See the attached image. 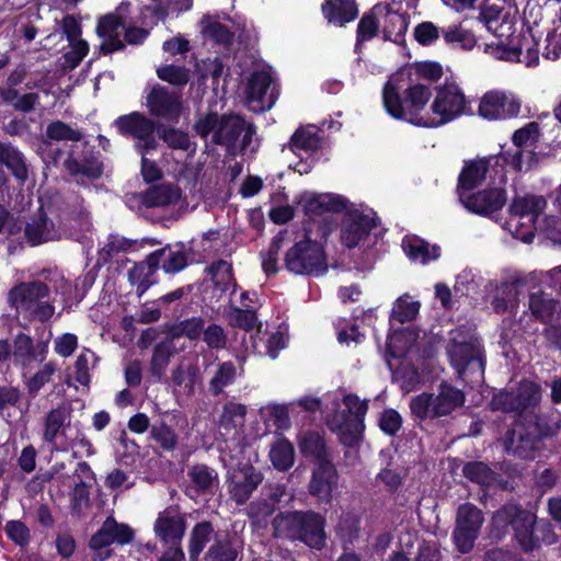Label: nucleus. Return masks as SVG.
Returning <instances> with one entry per match:
<instances>
[{
  "mask_svg": "<svg viewBox=\"0 0 561 561\" xmlns=\"http://www.w3.org/2000/svg\"><path fill=\"white\" fill-rule=\"evenodd\" d=\"M321 9L328 22L339 26H344L358 15L355 0H325Z\"/></svg>",
  "mask_w": 561,
  "mask_h": 561,
  "instance_id": "nucleus-30",
  "label": "nucleus"
},
{
  "mask_svg": "<svg viewBox=\"0 0 561 561\" xmlns=\"http://www.w3.org/2000/svg\"><path fill=\"white\" fill-rule=\"evenodd\" d=\"M506 201V191L502 187H488L468 196L460 195V202L468 211L489 218L502 210Z\"/></svg>",
  "mask_w": 561,
  "mask_h": 561,
  "instance_id": "nucleus-13",
  "label": "nucleus"
},
{
  "mask_svg": "<svg viewBox=\"0 0 561 561\" xmlns=\"http://www.w3.org/2000/svg\"><path fill=\"white\" fill-rule=\"evenodd\" d=\"M421 304L417 300L410 301L404 297H400L396 300L391 312V319L403 324L410 322L416 318L420 311Z\"/></svg>",
  "mask_w": 561,
  "mask_h": 561,
  "instance_id": "nucleus-58",
  "label": "nucleus"
},
{
  "mask_svg": "<svg viewBox=\"0 0 561 561\" xmlns=\"http://www.w3.org/2000/svg\"><path fill=\"white\" fill-rule=\"evenodd\" d=\"M516 46L520 48V58L527 67L537 66L539 62V41L535 37L533 31L527 28L514 36Z\"/></svg>",
  "mask_w": 561,
  "mask_h": 561,
  "instance_id": "nucleus-41",
  "label": "nucleus"
},
{
  "mask_svg": "<svg viewBox=\"0 0 561 561\" xmlns=\"http://www.w3.org/2000/svg\"><path fill=\"white\" fill-rule=\"evenodd\" d=\"M173 346L171 342H160L154 345L152 356L150 359L149 371L150 375L160 380L170 363Z\"/></svg>",
  "mask_w": 561,
  "mask_h": 561,
  "instance_id": "nucleus-49",
  "label": "nucleus"
},
{
  "mask_svg": "<svg viewBox=\"0 0 561 561\" xmlns=\"http://www.w3.org/2000/svg\"><path fill=\"white\" fill-rule=\"evenodd\" d=\"M325 518L314 511L279 513L273 519V526L279 535L304 542L314 550L325 547Z\"/></svg>",
  "mask_w": 561,
  "mask_h": 561,
  "instance_id": "nucleus-4",
  "label": "nucleus"
},
{
  "mask_svg": "<svg viewBox=\"0 0 561 561\" xmlns=\"http://www.w3.org/2000/svg\"><path fill=\"white\" fill-rule=\"evenodd\" d=\"M146 106L151 116L176 124L183 110L182 95L164 85L154 84L146 95Z\"/></svg>",
  "mask_w": 561,
  "mask_h": 561,
  "instance_id": "nucleus-11",
  "label": "nucleus"
},
{
  "mask_svg": "<svg viewBox=\"0 0 561 561\" xmlns=\"http://www.w3.org/2000/svg\"><path fill=\"white\" fill-rule=\"evenodd\" d=\"M483 522V513L474 504L467 502L458 506L453 530V541L458 552L466 554L472 551Z\"/></svg>",
  "mask_w": 561,
  "mask_h": 561,
  "instance_id": "nucleus-8",
  "label": "nucleus"
},
{
  "mask_svg": "<svg viewBox=\"0 0 561 561\" xmlns=\"http://www.w3.org/2000/svg\"><path fill=\"white\" fill-rule=\"evenodd\" d=\"M547 206V201L542 196L526 195L516 197L510 205L511 215L523 217H530V220H536Z\"/></svg>",
  "mask_w": 561,
  "mask_h": 561,
  "instance_id": "nucleus-39",
  "label": "nucleus"
},
{
  "mask_svg": "<svg viewBox=\"0 0 561 561\" xmlns=\"http://www.w3.org/2000/svg\"><path fill=\"white\" fill-rule=\"evenodd\" d=\"M272 83V77L264 70H256L251 73L247 88L245 95L250 102H262L267 93Z\"/></svg>",
  "mask_w": 561,
  "mask_h": 561,
  "instance_id": "nucleus-50",
  "label": "nucleus"
},
{
  "mask_svg": "<svg viewBox=\"0 0 561 561\" xmlns=\"http://www.w3.org/2000/svg\"><path fill=\"white\" fill-rule=\"evenodd\" d=\"M45 135L48 139L55 141H80L83 137L79 129H73L69 124L62 121L50 122L45 130Z\"/></svg>",
  "mask_w": 561,
  "mask_h": 561,
  "instance_id": "nucleus-56",
  "label": "nucleus"
},
{
  "mask_svg": "<svg viewBox=\"0 0 561 561\" xmlns=\"http://www.w3.org/2000/svg\"><path fill=\"white\" fill-rule=\"evenodd\" d=\"M24 236L27 243L32 247L39 245L54 239V222L46 215H41L37 219L26 224Z\"/></svg>",
  "mask_w": 561,
  "mask_h": 561,
  "instance_id": "nucleus-38",
  "label": "nucleus"
},
{
  "mask_svg": "<svg viewBox=\"0 0 561 561\" xmlns=\"http://www.w3.org/2000/svg\"><path fill=\"white\" fill-rule=\"evenodd\" d=\"M491 157H484L465 162L457 182V193L459 196L461 194L465 195L466 192L473 191L482 184L491 167Z\"/></svg>",
  "mask_w": 561,
  "mask_h": 561,
  "instance_id": "nucleus-24",
  "label": "nucleus"
},
{
  "mask_svg": "<svg viewBox=\"0 0 561 561\" xmlns=\"http://www.w3.org/2000/svg\"><path fill=\"white\" fill-rule=\"evenodd\" d=\"M515 397L518 413H522L536 408L541 399V388L534 381L523 380L515 391Z\"/></svg>",
  "mask_w": 561,
  "mask_h": 561,
  "instance_id": "nucleus-46",
  "label": "nucleus"
},
{
  "mask_svg": "<svg viewBox=\"0 0 561 561\" xmlns=\"http://www.w3.org/2000/svg\"><path fill=\"white\" fill-rule=\"evenodd\" d=\"M484 50L501 60L522 61L520 48L516 46L515 37H512L507 44L503 42L497 44H486Z\"/></svg>",
  "mask_w": 561,
  "mask_h": 561,
  "instance_id": "nucleus-59",
  "label": "nucleus"
},
{
  "mask_svg": "<svg viewBox=\"0 0 561 561\" xmlns=\"http://www.w3.org/2000/svg\"><path fill=\"white\" fill-rule=\"evenodd\" d=\"M462 476L472 483L490 485L494 481L495 472L482 461H468L462 467Z\"/></svg>",
  "mask_w": 561,
  "mask_h": 561,
  "instance_id": "nucleus-51",
  "label": "nucleus"
},
{
  "mask_svg": "<svg viewBox=\"0 0 561 561\" xmlns=\"http://www.w3.org/2000/svg\"><path fill=\"white\" fill-rule=\"evenodd\" d=\"M236 378V368L231 362L219 364L217 371L209 382V391L213 396H219L224 388L231 385Z\"/></svg>",
  "mask_w": 561,
  "mask_h": 561,
  "instance_id": "nucleus-55",
  "label": "nucleus"
},
{
  "mask_svg": "<svg viewBox=\"0 0 561 561\" xmlns=\"http://www.w3.org/2000/svg\"><path fill=\"white\" fill-rule=\"evenodd\" d=\"M157 76L160 80L176 87H184L190 80L188 69L173 64L159 67Z\"/></svg>",
  "mask_w": 561,
  "mask_h": 561,
  "instance_id": "nucleus-61",
  "label": "nucleus"
},
{
  "mask_svg": "<svg viewBox=\"0 0 561 561\" xmlns=\"http://www.w3.org/2000/svg\"><path fill=\"white\" fill-rule=\"evenodd\" d=\"M270 460L276 470L283 472L289 470L295 461L293 444L287 438L275 442L270 450Z\"/></svg>",
  "mask_w": 561,
  "mask_h": 561,
  "instance_id": "nucleus-42",
  "label": "nucleus"
},
{
  "mask_svg": "<svg viewBox=\"0 0 561 561\" xmlns=\"http://www.w3.org/2000/svg\"><path fill=\"white\" fill-rule=\"evenodd\" d=\"M321 147L322 138L312 125L297 128L289 139V148L293 152L296 149L314 152Z\"/></svg>",
  "mask_w": 561,
  "mask_h": 561,
  "instance_id": "nucleus-40",
  "label": "nucleus"
},
{
  "mask_svg": "<svg viewBox=\"0 0 561 561\" xmlns=\"http://www.w3.org/2000/svg\"><path fill=\"white\" fill-rule=\"evenodd\" d=\"M432 95L430 85L412 82L403 88L391 79L382 87V105L393 119L425 128H437L471 114L467 98L455 81L446 80L435 87L431 112L424 113Z\"/></svg>",
  "mask_w": 561,
  "mask_h": 561,
  "instance_id": "nucleus-1",
  "label": "nucleus"
},
{
  "mask_svg": "<svg viewBox=\"0 0 561 561\" xmlns=\"http://www.w3.org/2000/svg\"><path fill=\"white\" fill-rule=\"evenodd\" d=\"M239 549L234 545L230 535L224 533L218 535L216 540L211 542L208 549L205 551L204 561H237L239 557Z\"/></svg>",
  "mask_w": 561,
  "mask_h": 561,
  "instance_id": "nucleus-35",
  "label": "nucleus"
},
{
  "mask_svg": "<svg viewBox=\"0 0 561 561\" xmlns=\"http://www.w3.org/2000/svg\"><path fill=\"white\" fill-rule=\"evenodd\" d=\"M161 249L164 250V253L159 268L165 274H176L188 266V253L191 249H187L183 242H178L175 245L167 244Z\"/></svg>",
  "mask_w": 561,
  "mask_h": 561,
  "instance_id": "nucleus-33",
  "label": "nucleus"
},
{
  "mask_svg": "<svg viewBox=\"0 0 561 561\" xmlns=\"http://www.w3.org/2000/svg\"><path fill=\"white\" fill-rule=\"evenodd\" d=\"M221 531H216L210 520L197 522L191 529L187 542V551L190 561H198L201 554L207 547L211 545Z\"/></svg>",
  "mask_w": 561,
  "mask_h": 561,
  "instance_id": "nucleus-27",
  "label": "nucleus"
},
{
  "mask_svg": "<svg viewBox=\"0 0 561 561\" xmlns=\"http://www.w3.org/2000/svg\"><path fill=\"white\" fill-rule=\"evenodd\" d=\"M185 530V517L176 506H168L159 512L153 524L156 537L165 545H180Z\"/></svg>",
  "mask_w": 561,
  "mask_h": 561,
  "instance_id": "nucleus-16",
  "label": "nucleus"
},
{
  "mask_svg": "<svg viewBox=\"0 0 561 561\" xmlns=\"http://www.w3.org/2000/svg\"><path fill=\"white\" fill-rule=\"evenodd\" d=\"M492 160L495 159V164L502 167L507 165L515 172H526L531 170L538 163V154L534 149H526L519 147H513L505 149L504 146L501 148V152L497 156H491Z\"/></svg>",
  "mask_w": 561,
  "mask_h": 561,
  "instance_id": "nucleus-26",
  "label": "nucleus"
},
{
  "mask_svg": "<svg viewBox=\"0 0 561 561\" xmlns=\"http://www.w3.org/2000/svg\"><path fill=\"white\" fill-rule=\"evenodd\" d=\"M519 280L502 283L496 288V294L491 301L494 312L502 314L505 312H514L519 304Z\"/></svg>",
  "mask_w": 561,
  "mask_h": 561,
  "instance_id": "nucleus-32",
  "label": "nucleus"
},
{
  "mask_svg": "<svg viewBox=\"0 0 561 561\" xmlns=\"http://www.w3.org/2000/svg\"><path fill=\"white\" fill-rule=\"evenodd\" d=\"M49 287L41 280L24 282L14 286L9 291V302L11 306L25 310H31L33 306L49 296Z\"/></svg>",
  "mask_w": 561,
  "mask_h": 561,
  "instance_id": "nucleus-21",
  "label": "nucleus"
},
{
  "mask_svg": "<svg viewBox=\"0 0 561 561\" xmlns=\"http://www.w3.org/2000/svg\"><path fill=\"white\" fill-rule=\"evenodd\" d=\"M220 121L221 114L209 111L206 114L198 115L192 128L199 138L207 139L210 134L215 135Z\"/></svg>",
  "mask_w": 561,
  "mask_h": 561,
  "instance_id": "nucleus-60",
  "label": "nucleus"
},
{
  "mask_svg": "<svg viewBox=\"0 0 561 561\" xmlns=\"http://www.w3.org/2000/svg\"><path fill=\"white\" fill-rule=\"evenodd\" d=\"M11 355L15 364L24 367L34 362L36 359V350L32 337L23 332L18 333L13 340Z\"/></svg>",
  "mask_w": 561,
  "mask_h": 561,
  "instance_id": "nucleus-48",
  "label": "nucleus"
},
{
  "mask_svg": "<svg viewBox=\"0 0 561 561\" xmlns=\"http://www.w3.org/2000/svg\"><path fill=\"white\" fill-rule=\"evenodd\" d=\"M156 133L158 137L172 150L186 151L191 147L188 134L180 128L167 126L157 122Z\"/></svg>",
  "mask_w": 561,
  "mask_h": 561,
  "instance_id": "nucleus-45",
  "label": "nucleus"
},
{
  "mask_svg": "<svg viewBox=\"0 0 561 561\" xmlns=\"http://www.w3.org/2000/svg\"><path fill=\"white\" fill-rule=\"evenodd\" d=\"M465 331L456 329L450 332V350L449 355L454 367L460 376L467 373L477 374L483 377L485 362L481 356L479 347L466 340Z\"/></svg>",
  "mask_w": 561,
  "mask_h": 561,
  "instance_id": "nucleus-9",
  "label": "nucleus"
},
{
  "mask_svg": "<svg viewBox=\"0 0 561 561\" xmlns=\"http://www.w3.org/2000/svg\"><path fill=\"white\" fill-rule=\"evenodd\" d=\"M299 449L305 458H311L314 463L332 461L324 437L318 432H307L299 440Z\"/></svg>",
  "mask_w": 561,
  "mask_h": 561,
  "instance_id": "nucleus-31",
  "label": "nucleus"
},
{
  "mask_svg": "<svg viewBox=\"0 0 561 561\" xmlns=\"http://www.w3.org/2000/svg\"><path fill=\"white\" fill-rule=\"evenodd\" d=\"M393 378L405 392L416 390L421 383L419 369L413 364L400 365L393 373Z\"/></svg>",
  "mask_w": 561,
  "mask_h": 561,
  "instance_id": "nucleus-57",
  "label": "nucleus"
},
{
  "mask_svg": "<svg viewBox=\"0 0 561 561\" xmlns=\"http://www.w3.org/2000/svg\"><path fill=\"white\" fill-rule=\"evenodd\" d=\"M343 403L345 409L332 415L329 426L339 436L342 445L354 448L363 439L368 401L360 400L355 393H348L343 397Z\"/></svg>",
  "mask_w": 561,
  "mask_h": 561,
  "instance_id": "nucleus-6",
  "label": "nucleus"
},
{
  "mask_svg": "<svg viewBox=\"0 0 561 561\" xmlns=\"http://www.w3.org/2000/svg\"><path fill=\"white\" fill-rule=\"evenodd\" d=\"M300 204L308 217L322 216L325 213L340 214L347 208L348 199L334 193L304 194Z\"/></svg>",
  "mask_w": 561,
  "mask_h": 561,
  "instance_id": "nucleus-20",
  "label": "nucleus"
},
{
  "mask_svg": "<svg viewBox=\"0 0 561 561\" xmlns=\"http://www.w3.org/2000/svg\"><path fill=\"white\" fill-rule=\"evenodd\" d=\"M263 473L250 461H239L227 471V489L237 505H244L263 482Z\"/></svg>",
  "mask_w": 561,
  "mask_h": 561,
  "instance_id": "nucleus-10",
  "label": "nucleus"
},
{
  "mask_svg": "<svg viewBox=\"0 0 561 561\" xmlns=\"http://www.w3.org/2000/svg\"><path fill=\"white\" fill-rule=\"evenodd\" d=\"M434 393L422 392L411 399V414L421 422L438 419V415H434Z\"/></svg>",
  "mask_w": 561,
  "mask_h": 561,
  "instance_id": "nucleus-53",
  "label": "nucleus"
},
{
  "mask_svg": "<svg viewBox=\"0 0 561 561\" xmlns=\"http://www.w3.org/2000/svg\"><path fill=\"white\" fill-rule=\"evenodd\" d=\"M536 525L534 513L518 504H505L493 513L486 536L491 542H499L513 529L519 548L528 553L540 547V539L535 534Z\"/></svg>",
  "mask_w": 561,
  "mask_h": 561,
  "instance_id": "nucleus-3",
  "label": "nucleus"
},
{
  "mask_svg": "<svg viewBox=\"0 0 561 561\" xmlns=\"http://www.w3.org/2000/svg\"><path fill=\"white\" fill-rule=\"evenodd\" d=\"M4 533L8 539L20 548H25L30 545L31 533L22 520H8L4 525Z\"/></svg>",
  "mask_w": 561,
  "mask_h": 561,
  "instance_id": "nucleus-62",
  "label": "nucleus"
},
{
  "mask_svg": "<svg viewBox=\"0 0 561 561\" xmlns=\"http://www.w3.org/2000/svg\"><path fill=\"white\" fill-rule=\"evenodd\" d=\"M64 168L71 178L84 176L91 181L99 180L104 172L100 151L88 141L82 144L79 156L71 151L64 161Z\"/></svg>",
  "mask_w": 561,
  "mask_h": 561,
  "instance_id": "nucleus-12",
  "label": "nucleus"
},
{
  "mask_svg": "<svg viewBox=\"0 0 561 561\" xmlns=\"http://www.w3.org/2000/svg\"><path fill=\"white\" fill-rule=\"evenodd\" d=\"M379 30V23L376 18V14L370 11L365 13L357 24L356 30V42L357 44L360 42H368L373 39Z\"/></svg>",
  "mask_w": 561,
  "mask_h": 561,
  "instance_id": "nucleus-63",
  "label": "nucleus"
},
{
  "mask_svg": "<svg viewBox=\"0 0 561 561\" xmlns=\"http://www.w3.org/2000/svg\"><path fill=\"white\" fill-rule=\"evenodd\" d=\"M181 198V190L172 183L153 184L139 194V202L147 208L175 205Z\"/></svg>",
  "mask_w": 561,
  "mask_h": 561,
  "instance_id": "nucleus-25",
  "label": "nucleus"
},
{
  "mask_svg": "<svg viewBox=\"0 0 561 561\" xmlns=\"http://www.w3.org/2000/svg\"><path fill=\"white\" fill-rule=\"evenodd\" d=\"M378 220L376 213L369 216L358 209L348 210L341 229L342 244L347 249L356 248L377 227Z\"/></svg>",
  "mask_w": 561,
  "mask_h": 561,
  "instance_id": "nucleus-15",
  "label": "nucleus"
},
{
  "mask_svg": "<svg viewBox=\"0 0 561 561\" xmlns=\"http://www.w3.org/2000/svg\"><path fill=\"white\" fill-rule=\"evenodd\" d=\"M70 422V407L62 403L53 408L44 419L43 440L54 449L57 438L66 435Z\"/></svg>",
  "mask_w": 561,
  "mask_h": 561,
  "instance_id": "nucleus-23",
  "label": "nucleus"
},
{
  "mask_svg": "<svg viewBox=\"0 0 561 561\" xmlns=\"http://www.w3.org/2000/svg\"><path fill=\"white\" fill-rule=\"evenodd\" d=\"M113 125L121 136L136 140L135 148L139 154L147 156L158 149L159 144L154 136L157 122L144 113L135 111L121 115Z\"/></svg>",
  "mask_w": 561,
  "mask_h": 561,
  "instance_id": "nucleus-7",
  "label": "nucleus"
},
{
  "mask_svg": "<svg viewBox=\"0 0 561 561\" xmlns=\"http://www.w3.org/2000/svg\"><path fill=\"white\" fill-rule=\"evenodd\" d=\"M205 272L210 275L211 284L225 283L227 287L232 288L230 295L237 291L238 284L234 279L233 267L228 261L216 260L205 268Z\"/></svg>",
  "mask_w": 561,
  "mask_h": 561,
  "instance_id": "nucleus-47",
  "label": "nucleus"
},
{
  "mask_svg": "<svg viewBox=\"0 0 561 561\" xmlns=\"http://www.w3.org/2000/svg\"><path fill=\"white\" fill-rule=\"evenodd\" d=\"M70 50L62 55L65 67L69 70L76 69L83 58L88 55L90 46L84 39L73 41L69 43Z\"/></svg>",
  "mask_w": 561,
  "mask_h": 561,
  "instance_id": "nucleus-64",
  "label": "nucleus"
},
{
  "mask_svg": "<svg viewBox=\"0 0 561 561\" xmlns=\"http://www.w3.org/2000/svg\"><path fill=\"white\" fill-rule=\"evenodd\" d=\"M0 163L13 175L16 182L24 185L28 180V164L24 154L11 142L0 141Z\"/></svg>",
  "mask_w": 561,
  "mask_h": 561,
  "instance_id": "nucleus-29",
  "label": "nucleus"
},
{
  "mask_svg": "<svg viewBox=\"0 0 561 561\" xmlns=\"http://www.w3.org/2000/svg\"><path fill=\"white\" fill-rule=\"evenodd\" d=\"M135 241L125 237L111 233L107 238V242L99 251V259L103 263H110L117 254L128 252Z\"/></svg>",
  "mask_w": 561,
  "mask_h": 561,
  "instance_id": "nucleus-54",
  "label": "nucleus"
},
{
  "mask_svg": "<svg viewBox=\"0 0 561 561\" xmlns=\"http://www.w3.org/2000/svg\"><path fill=\"white\" fill-rule=\"evenodd\" d=\"M443 38L447 45L459 47L463 50H471L477 45V37L461 24L450 25L442 30Z\"/></svg>",
  "mask_w": 561,
  "mask_h": 561,
  "instance_id": "nucleus-44",
  "label": "nucleus"
},
{
  "mask_svg": "<svg viewBox=\"0 0 561 561\" xmlns=\"http://www.w3.org/2000/svg\"><path fill=\"white\" fill-rule=\"evenodd\" d=\"M187 476L198 494L211 492L214 483L218 480L216 470L204 463L191 467Z\"/></svg>",
  "mask_w": 561,
  "mask_h": 561,
  "instance_id": "nucleus-43",
  "label": "nucleus"
},
{
  "mask_svg": "<svg viewBox=\"0 0 561 561\" xmlns=\"http://www.w3.org/2000/svg\"><path fill=\"white\" fill-rule=\"evenodd\" d=\"M150 437L165 451L174 450L179 442L175 431L162 420L151 425Z\"/></svg>",
  "mask_w": 561,
  "mask_h": 561,
  "instance_id": "nucleus-52",
  "label": "nucleus"
},
{
  "mask_svg": "<svg viewBox=\"0 0 561 561\" xmlns=\"http://www.w3.org/2000/svg\"><path fill=\"white\" fill-rule=\"evenodd\" d=\"M244 129L245 119L243 116L236 113H224L221 114L219 128L211 136V142L224 146L228 151H231L237 147V142Z\"/></svg>",
  "mask_w": 561,
  "mask_h": 561,
  "instance_id": "nucleus-22",
  "label": "nucleus"
},
{
  "mask_svg": "<svg viewBox=\"0 0 561 561\" xmlns=\"http://www.w3.org/2000/svg\"><path fill=\"white\" fill-rule=\"evenodd\" d=\"M519 112L520 102L517 99L497 91L486 92L478 108L479 115L489 121L510 119L518 116Z\"/></svg>",
  "mask_w": 561,
  "mask_h": 561,
  "instance_id": "nucleus-17",
  "label": "nucleus"
},
{
  "mask_svg": "<svg viewBox=\"0 0 561 561\" xmlns=\"http://www.w3.org/2000/svg\"><path fill=\"white\" fill-rule=\"evenodd\" d=\"M312 229L306 228L304 239L295 242L284 255L285 268L295 275L320 276L328 272L324 247L312 240Z\"/></svg>",
  "mask_w": 561,
  "mask_h": 561,
  "instance_id": "nucleus-5",
  "label": "nucleus"
},
{
  "mask_svg": "<svg viewBox=\"0 0 561 561\" xmlns=\"http://www.w3.org/2000/svg\"><path fill=\"white\" fill-rule=\"evenodd\" d=\"M557 427L539 415H519L501 437L504 451L516 459L533 461L542 455L545 440Z\"/></svg>",
  "mask_w": 561,
  "mask_h": 561,
  "instance_id": "nucleus-2",
  "label": "nucleus"
},
{
  "mask_svg": "<svg viewBox=\"0 0 561 561\" xmlns=\"http://www.w3.org/2000/svg\"><path fill=\"white\" fill-rule=\"evenodd\" d=\"M385 25H383V39L391 41L400 44L404 41V35L409 27V15L407 13H399L393 11L388 5L386 7Z\"/></svg>",
  "mask_w": 561,
  "mask_h": 561,
  "instance_id": "nucleus-36",
  "label": "nucleus"
},
{
  "mask_svg": "<svg viewBox=\"0 0 561 561\" xmlns=\"http://www.w3.org/2000/svg\"><path fill=\"white\" fill-rule=\"evenodd\" d=\"M164 250L157 249L149 253L146 259L136 263L128 272V278L131 285H136V293L141 297L153 284L154 275L160 267Z\"/></svg>",
  "mask_w": 561,
  "mask_h": 561,
  "instance_id": "nucleus-19",
  "label": "nucleus"
},
{
  "mask_svg": "<svg viewBox=\"0 0 561 561\" xmlns=\"http://www.w3.org/2000/svg\"><path fill=\"white\" fill-rule=\"evenodd\" d=\"M339 482V472L332 461L317 463L308 485L309 494L320 503L329 504Z\"/></svg>",
  "mask_w": 561,
  "mask_h": 561,
  "instance_id": "nucleus-18",
  "label": "nucleus"
},
{
  "mask_svg": "<svg viewBox=\"0 0 561 561\" xmlns=\"http://www.w3.org/2000/svg\"><path fill=\"white\" fill-rule=\"evenodd\" d=\"M25 70L16 68L7 78L5 87L0 88V101L10 105L16 112L31 113L39 104L36 92L20 94L16 87L25 79Z\"/></svg>",
  "mask_w": 561,
  "mask_h": 561,
  "instance_id": "nucleus-14",
  "label": "nucleus"
},
{
  "mask_svg": "<svg viewBox=\"0 0 561 561\" xmlns=\"http://www.w3.org/2000/svg\"><path fill=\"white\" fill-rule=\"evenodd\" d=\"M434 415L447 416L465 404L466 394L462 390L443 380L438 385L437 393H434Z\"/></svg>",
  "mask_w": 561,
  "mask_h": 561,
  "instance_id": "nucleus-28",
  "label": "nucleus"
},
{
  "mask_svg": "<svg viewBox=\"0 0 561 561\" xmlns=\"http://www.w3.org/2000/svg\"><path fill=\"white\" fill-rule=\"evenodd\" d=\"M558 306L559 301L543 291L531 293L529 296V309L531 314L541 323L552 321Z\"/></svg>",
  "mask_w": 561,
  "mask_h": 561,
  "instance_id": "nucleus-37",
  "label": "nucleus"
},
{
  "mask_svg": "<svg viewBox=\"0 0 561 561\" xmlns=\"http://www.w3.org/2000/svg\"><path fill=\"white\" fill-rule=\"evenodd\" d=\"M402 248L411 261H421L422 264L436 261L440 256V248L437 244L431 247L427 241L415 236L403 240Z\"/></svg>",
  "mask_w": 561,
  "mask_h": 561,
  "instance_id": "nucleus-34",
  "label": "nucleus"
}]
</instances>
